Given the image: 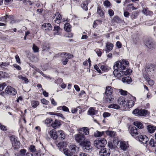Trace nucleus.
I'll return each mask as SVG.
<instances>
[{"label":"nucleus","instance_id":"38","mask_svg":"<svg viewBox=\"0 0 156 156\" xmlns=\"http://www.w3.org/2000/svg\"><path fill=\"white\" fill-rule=\"evenodd\" d=\"M139 15V12L138 11H134L132 12L131 15V17L132 20L136 19Z\"/></svg>","mask_w":156,"mask_h":156},{"label":"nucleus","instance_id":"35","mask_svg":"<svg viewBox=\"0 0 156 156\" xmlns=\"http://www.w3.org/2000/svg\"><path fill=\"white\" fill-rule=\"evenodd\" d=\"M147 114V111L145 109H140V110L139 116H145Z\"/></svg>","mask_w":156,"mask_h":156},{"label":"nucleus","instance_id":"22","mask_svg":"<svg viewBox=\"0 0 156 156\" xmlns=\"http://www.w3.org/2000/svg\"><path fill=\"white\" fill-rule=\"evenodd\" d=\"M126 101L123 98H120L118 100L119 104L123 107L126 106Z\"/></svg>","mask_w":156,"mask_h":156},{"label":"nucleus","instance_id":"54","mask_svg":"<svg viewBox=\"0 0 156 156\" xmlns=\"http://www.w3.org/2000/svg\"><path fill=\"white\" fill-rule=\"evenodd\" d=\"M26 151H27L25 149H23L21 150L20 152L22 156H24L26 154Z\"/></svg>","mask_w":156,"mask_h":156},{"label":"nucleus","instance_id":"50","mask_svg":"<svg viewBox=\"0 0 156 156\" xmlns=\"http://www.w3.org/2000/svg\"><path fill=\"white\" fill-rule=\"evenodd\" d=\"M6 86L7 84L5 82L0 84V91L2 90Z\"/></svg>","mask_w":156,"mask_h":156},{"label":"nucleus","instance_id":"1","mask_svg":"<svg viewBox=\"0 0 156 156\" xmlns=\"http://www.w3.org/2000/svg\"><path fill=\"white\" fill-rule=\"evenodd\" d=\"M129 64V62L127 61L124 60H122V61H118L114 63L113 67L114 70H124L128 67Z\"/></svg>","mask_w":156,"mask_h":156},{"label":"nucleus","instance_id":"25","mask_svg":"<svg viewBox=\"0 0 156 156\" xmlns=\"http://www.w3.org/2000/svg\"><path fill=\"white\" fill-rule=\"evenodd\" d=\"M133 125L137 127L139 129H142L144 128V126L140 122L138 121L134 122L133 123Z\"/></svg>","mask_w":156,"mask_h":156},{"label":"nucleus","instance_id":"49","mask_svg":"<svg viewBox=\"0 0 156 156\" xmlns=\"http://www.w3.org/2000/svg\"><path fill=\"white\" fill-rule=\"evenodd\" d=\"M99 66L100 67L101 69L103 71H105L108 70L107 67L106 66L99 65Z\"/></svg>","mask_w":156,"mask_h":156},{"label":"nucleus","instance_id":"39","mask_svg":"<svg viewBox=\"0 0 156 156\" xmlns=\"http://www.w3.org/2000/svg\"><path fill=\"white\" fill-rule=\"evenodd\" d=\"M106 132L107 135L111 137H114L115 134V132L111 131H106Z\"/></svg>","mask_w":156,"mask_h":156},{"label":"nucleus","instance_id":"63","mask_svg":"<svg viewBox=\"0 0 156 156\" xmlns=\"http://www.w3.org/2000/svg\"><path fill=\"white\" fill-rule=\"evenodd\" d=\"M13 66L14 67L16 68L17 70H21V67L18 65L16 64H13Z\"/></svg>","mask_w":156,"mask_h":156},{"label":"nucleus","instance_id":"51","mask_svg":"<svg viewBox=\"0 0 156 156\" xmlns=\"http://www.w3.org/2000/svg\"><path fill=\"white\" fill-rule=\"evenodd\" d=\"M140 110L139 109H136L134 110L133 113L136 116H139Z\"/></svg>","mask_w":156,"mask_h":156},{"label":"nucleus","instance_id":"2","mask_svg":"<svg viewBox=\"0 0 156 156\" xmlns=\"http://www.w3.org/2000/svg\"><path fill=\"white\" fill-rule=\"evenodd\" d=\"M113 89L111 86L106 87L105 91V100L106 102H110L114 100L113 96L112 95Z\"/></svg>","mask_w":156,"mask_h":156},{"label":"nucleus","instance_id":"53","mask_svg":"<svg viewBox=\"0 0 156 156\" xmlns=\"http://www.w3.org/2000/svg\"><path fill=\"white\" fill-rule=\"evenodd\" d=\"M41 102L43 104L47 105L49 103V101L46 99L43 98L41 100Z\"/></svg>","mask_w":156,"mask_h":156},{"label":"nucleus","instance_id":"23","mask_svg":"<svg viewBox=\"0 0 156 156\" xmlns=\"http://www.w3.org/2000/svg\"><path fill=\"white\" fill-rule=\"evenodd\" d=\"M12 16L6 15L0 18V21L2 22H6L9 19H12Z\"/></svg>","mask_w":156,"mask_h":156},{"label":"nucleus","instance_id":"48","mask_svg":"<svg viewBox=\"0 0 156 156\" xmlns=\"http://www.w3.org/2000/svg\"><path fill=\"white\" fill-rule=\"evenodd\" d=\"M32 49L34 52H37L39 51V48L34 44L33 45Z\"/></svg>","mask_w":156,"mask_h":156},{"label":"nucleus","instance_id":"45","mask_svg":"<svg viewBox=\"0 0 156 156\" xmlns=\"http://www.w3.org/2000/svg\"><path fill=\"white\" fill-rule=\"evenodd\" d=\"M29 149L31 152L33 153L36 151V148L34 145H31L29 147Z\"/></svg>","mask_w":156,"mask_h":156},{"label":"nucleus","instance_id":"27","mask_svg":"<svg viewBox=\"0 0 156 156\" xmlns=\"http://www.w3.org/2000/svg\"><path fill=\"white\" fill-rule=\"evenodd\" d=\"M60 125V122L57 120H55L54 122L51 124V126L55 129L58 128Z\"/></svg>","mask_w":156,"mask_h":156},{"label":"nucleus","instance_id":"6","mask_svg":"<svg viewBox=\"0 0 156 156\" xmlns=\"http://www.w3.org/2000/svg\"><path fill=\"white\" fill-rule=\"evenodd\" d=\"M145 70L147 74L150 76L154 75L155 72V66L151 64H147L146 66Z\"/></svg>","mask_w":156,"mask_h":156},{"label":"nucleus","instance_id":"28","mask_svg":"<svg viewBox=\"0 0 156 156\" xmlns=\"http://www.w3.org/2000/svg\"><path fill=\"white\" fill-rule=\"evenodd\" d=\"M134 101L132 100H128L126 103V107L130 108L134 105Z\"/></svg>","mask_w":156,"mask_h":156},{"label":"nucleus","instance_id":"11","mask_svg":"<svg viewBox=\"0 0 156 156\" xmlns=\"http://www.w3.org/2000/svg\"><path fill=\"white\" fill-rule=\"evenodd\" d=\"M53 21L55 23H59L61 22V20L62 19V17L60 14L58 12H56L52 18Z\"/></svg>","mask_w":156,"mask_h":156},{"label":"nucleus","instance_id":"56","mask_svg":"<svg viewBox=\"0 0 156 156\" xmlns=\"http://www.w3.org/2000/svg\"><path fill=\"white\" fill-rule=\"evenodd\" d=\"M61 29L58 26H55L54 27L53 31H56L57 33H58L59 31L61 30Z\"/></svg>","mask_w":156,"mask_h":156},{"label":"nucleus","instance_id":"55","mask_svg":"<svg viewBox=\"0 0 156 156\" xmlns=\"http://www.w3.org/2000/svg\"><path fill=\"white\" fill-rule=\"evenodd\" d=\"M108 13L110 16H112L114 15V12L112 9H109L108 11Z\"/></svg>","mask_w":156,"mask_h":156},{"label":"nucleus","instance_id":"30","mask_svg":"<svg viewBox=\"0 0 156 156\" xmlns=\"http://www.w3.org/2000/svg\"><path fill=\"white\" fill-rule=\"evenodd\" d=\"M131 78L129 76H126L122 78V81L124 83H129L132 82Z\"/></svg>","mask_w":156,"mask_h":156},{"label":"nucleus","instance_id":"33","mask_svg":"<svg viewBox=\"0 0 156 156\" xmlns=\"http://www.w3.org/2000/svg\"><path fill=\"white\" fill-rule=\"evenodd\" d=\"M104 133V132H100L97 130L94 133V135L95 137H99L102 136Z\"/></svg>","mask_w":156,"mask_h":156},{"label":"nucleus","instance_id":"19","mask_svg":"<svg viewBox=\"0 0 156 156\" xmlns=\"http://www.w3.org/2000/svg\"><path fill=\"white\" fill-rule=\"evenodd\" d=\"M59 55L63 58H67L69 59H71L73 57V55L71 54L66 53V52H62L60 53Z\"/></svg>","mask_w":156,"mask_h":156},{"label":"nucleus","instance_id":"8","mask_svg":"<svg viewBox=\"0 0 156 156\" xmlns=\"http://www.w3.org/2000/svg\"><path fill=\"white\" fill-rule=\"evenodd\" d=\"M114 76L117 77L118 79H120L125 75L128 74L126 71H123L117 70H114L113 72Z\"/></svg>","mask_w":156,"mask_h":156},{"label":"nucleus","instance_id":"31","mask_svg":"<svg viewBox=\"0 0 156 156\" xmlns=\"http://www.w3.org/2000/svg\"><path fill=\"white\" fill-rule=\"evenodd\" d=\"M109 108H113L115 109H118L120 108L119 105L116 104H112L108 106Z\"/></svg>","mask_w":156,"mask_h":156},{"label":"nucleus","instance_id":"24","mask_svg":"<svg viewBox=\"0 0 156 156\" xmlns=\"http://www.w3.org/2000/svg\"><path fill=\"white\" fill-rule=\"evenodd\" d=\"M49 134L51 137L55 140L57 138V132H55V130H51L49 132Z\"/></svg>","mask_w":156,"mask_h":156},{"label":"nucleus","instance_id":"41","mask_svg":"<svg viewBox=\"0 0 156 156\" xmlns=\"http://www.w3.org/2000/svg\"><path fill=\"white\" fill-rule=\"evenodd\" d=\"M119 92L120 94L122 95L125 96L126 95H128L129 96L130 95L126 91L122 89L119 90Z\"/></svg>","mask_w":156,"mask_h":156},{"label":"nucleus","instance_id":"5","mask_svg":"<svg viewBox=\"0 0 156 156\" xmlns=\"http://www.w3.org/2000/svg\"><path fill=\"white\" fill-rule=\"evenodd\" d=\"M10 139L12 142V147L13 149H18L20 147V143L18 140V138L15 136L12 135L10 137Z\"/></svg>","mask_w":156,"mask_h":156},{"label":"nucleus","instance_id":"9","mask_svg":"<svg viewBox=\"0 0 156 156\" xmlns=\"http://www.w3.org/2000/svg\"><path fill=\"white\" fill-rule=\"evenodd\" d=\"M110 151L109 149L106 148H101L99 151L100 156H109L110 155Z\"/></svg>","mask_w":156,"mask_h":156},{"label":"nucleus","instance_id":"58","mask_svg":"<svg viewBox=\"0 0 156 156\" xmlns=\"http://www.w3.org/2000/svg\"><path fill=\"white\" fill-rule=\"evenodd\" d=\"M9 64L8 63L2 62L0 64V67H2V66L6 67L9 66Z\"/></svg>","mask_w":156,"mask_h":156},{"label":"nucleus","instance_id":"13","mask_svg":"<svg viewBox=\"0 0 156 156\" xmlns=\"http://www.w3.org/2000/svg\"><path fill=\"white\" fill-rule=\"evenodd\" d=\"M138 139L141 144H146L148 141V137L145 135L139 136Z\"/></svg>","mask_w":156,"mask_h":156},{"label":"nucleus","instance_id":"40","mask_svg":"<svg viewBox=\"0 0 156 156\" xmlns=\"http://www.w3.org/2000/svg\"><path fill=\"white\" fill-rule=\"evenodd\" d=\"M149 143L151 147H155L156 146V141L153 139H151Z\"/></svg>","mask_w":156,"mask_h":156},{"label":"nucleus","instance_id":"34","mask_svg":"<svg viewBox=\"0 0 156 156\" xmlns=\"http://www.w3.org/2000/svg\"><path fill=\"white\" fill-rule=\"evenodd\" d=\"M39 102L33 100L31 101V105L34 108H36L39 105Z\"/></svg>","mask_w":156,"mask_h":156},{"label":"nucleus","instance_id":"37","mask_svg":"<svg viewBox=\"0 0 156 156\" xmlns=\"http://www.w3.org/2000/svg\"><path fill=\"white\" fill-rule=\"evenodd\" d=\"M97 12L101 17H102L104 15V12L100 7H98Z\"/></svg>","mask_w":156,"mask_h":156},{"label":"nucleus","instance_id":"52","mask_svg":"<svg viewBox=\"0 0 156 156\" xmlns=\"http://www.w3.org/2000/svg\"><path fill=\"white\" fill-rule=\"evenodd\" d=\"M104 5L107 7H108L110 6L111 3L108 0H106L104 2Z\"/></svg>","mask_w":156,"mask_h":156},{"label":"nucleus","instance_id":"10","mask_svg":"<svg viewBox=\"0 0 156 156\" xmlns=\"http://www.w3.org/2000/svg\"><path fill=\"white\" fill-rule=\"evenodd\" d=\"M5 92L6 93L12 95H14L17 93L16 90L14 88L10 86H7L5 89Z\"/></svg>","mask_w":156,"mask_h":156},{"label":"nucleus","instance_id":"18","mask_svg":"<svg viewBox=\"0 0 156 156\" xmlns=\"http://www.w3.org/2000/svg\"><path fill=\"white\" fill-rule=\"evenodd\" d=\"M145 45L148 48L151 49L154 48L155 47V44L149 40H147L146 41Z\"/></svg>","mask_w":156,"mask_h":156},{"label":"nucleus","instance_id":"4","mask_svg":"<svg viewBox=\"0 0 156 156\" xmlns=\"http://www.w3.org/2000/svg\"><path fill=\"white\" fill-rule=\"evenodd\" d=\"M80 145L82 147L83 150L85 152H90L92 151L91 143L88 140H85Z\"/></svg>","mask_w":156,"mask_h":156},{"label":"nucleus","instance_id":"62","mask_svg":"<svg viewBox=\"0 0 156 156\" xmlns=\"http://www.w3.org/2000/svg\"><path fill=\"white\" fill-rule=\"evenodd\" d=\"M94 69L98 72V73H101V71L97 65H95L94 66Z\"/></svg>","mask_w":156,"mask_h":156},{"label":"nucleus","instance_id":"12","mask_svg":"<svg viewBox=\"0 0 156 156\" xmlns=\"http://www.w3.org/2000/svg\"><path fill=\"white\" fill-rule=\"evenodd\" d=\"M42 28L46 32H48L52 30V27L50 23H45L42 25Z\"/></svg>","mask_w":156,"mask_h":156},{"label":"nucleus","instance_id":"46","mask_svg":"<svg viewBox=\"0 0 156 156\" xmlns=\"http://www.w3.org/2000/svg\"><path fill=\"white\" fill-rule=\"evenodd\" d=\"M41 153L40 151H35V152L32 153L31 155L32 156H41Z\"/></svg>","mask_w":156,"mask_h":156},{"label":"nucleus","instance_id":"15","mask_svg":"<svg viewBox=\"0 0 156 156\" xmlns=\"http://www.w3.org/2000/svg\"><path fill=\"white\" fill-rule=\"evenodd\" d=\"M106 48L105 50L106 53H108L110 51H111L113 49L114 45L111 43L109 42H107L106 44Z\"/></svg>","mask_w":156,"mask_h":156},{"label":"nucleus","instance_id":"26","mask_svg":"<svg viewBox=\"0 0 156 156\" xmlns=\"http://www.w3.org/2000/svg\"><path fill=\"white\" fill-rule=\"evenodd\" d=\"M80 131L81 132H83L86 135H88L89 133V130L87 127H84L81 128L80 129Z\"/></svg>","mask_w":156,"mask_h":156},{"label":"nucleus","instance_id":"47","mask_svg":"<svg viewBox=\"0 0 156 156\" xmlns=\"http://www.w3.org/2000/svg\"><path fill=\"white\" fill-rule=\"evenodd\" d=\"M147 82H148L149 85L151 86H153L154 84V81L152 80H151L149 78H147L146 79Z\"/></svg>","mask_w":156,"mask_h":156},{"label":"nucleus","instance_id":"44","mask_svg":"<svg viewBox=\"0 0 156 156\" xmlns=\"http://www.w3.org/2000/svg\"><path fill=\"white\" fill-rule=\"evenodd\" d=\"M19 79H21L22 80H24L25 83H27L29 82L28 80L26 77H24L22 75L18 76Z\"/></svg>","mask_w":156,"mask_h":156},{"label":"nucleus","instance_id":"7","mask_svg":"<svg viewBox=\"0 0 156 156\" xmlns=\"http://www.w3.org/2000/svg\"><path fill=\"white\" fill-rule=\"evenodd\" d=\"M74 138L76 141L79 143L80 145L86 140L85 136L81 133L75 135Z\"/></svg>","mask_w":156,"mask_h":156},{"label":"nucleus","instance_id":"64","mask_svg":"<svg viewBox=\"0 0 156 156\" xmlns=\"http://www.w3.org/2000/svg\"><path fill=\"white\" fill-rule=\"evenodd\" d=\"M111 115V114L108 112H105L103 114V116L104 118L109 116Z\"/></svg>","mask_w":156,"mask_h":156},{"label":"nucleus","instance_id":"20","mask_svg":"<svg viewBox=\"0 0 156 156\" xmlns=\"http://www.w3.org/2000/svg\"><path fill=\"white\" fill-rule=\"evenodd\" d=\"M147 128L148 132L151 133L154 132L156 130V127L151 125L147 126Z\"/></svg>","mask_w":156,"mask_h":156},{"label":"nucleus","instance_id":"60","mask_svg":"<svg viewBox=\"0 0 156 156\" xmlns=\"http://www.w3.org/2000/svg\"><path fill=\"white\" fill-rule=\"evenodd\" d=\"M7 74V73L6 72L0 71V78L5 77V75Z\"/></svg>","mask_w":156,"mask_h":156},{"label":"nucleus","instance_id":"29","mask_svg":"<svg viewBox=\"0 0 156 156\" xmlns=\"http://www.w3.org/2000/svg\"><path fill=\"white\" fill-rule=\"evenodd\" d=\"M88 114L91 115H95L97 113L96 110L92 107L90 108L88 111Z\"/></svg>","mask_w":156,"mask_h":156},{"label":"nucleus","instance_id":"36","mask_svg":"<svg viewBox=\"0 0 156 156\" xmlns=\"http://www.w3.org/2000/svg\"><path fill=\"white\" fill-rule=\"evenodd\" d=\"M64 29L65 30L68 32L71 31L70 25L69 23H66L64 25Z\"/></svg>","mask_w":156,"mask_h":156},{"label":"nucleus","instance_id":"17","mask_svg":"<svg viewBox=\"0 0 156 156\" xmlns=\"http://www.w3.org/2000/svg\"><path fill=\"white\" fill-rule=\"evenodd\" d=\"M70 151L72 155L77 152L78 148L76 145H70L69 147Z\"/></svg>","mask_w":156,"mask_h":156},{"label":"nucleus","instance_id":"61","mask_svg":"<svg viewBox=\"0 0 156 156\" xmlns=\"http://www.w3.org/2000/svg\"><path fill=\"white\" fill-rule=\"evenodd\" d=\"M52 120L51 119H47L44 121L45 124H49L52 122Z\"/></svg>","mask_w":156,"mask_h":156},{"label":"nucleus","instance_id":"43","mask_svg":"<svg viewBox=\"0 0 156 156\" xmlns=\"http://www.w3.org/2000/svg\"><path fill=\"white\" fill-rule=\"evenodd\" d=\"M64 153L67 156H72V154L71 153L70 151H69L67 149H65L63 150Z\"/></svg>","mask_w":156,"mask_h":156},{"label":"nucleus","instance_id":"32","mask_svg":"<svg viewBox=\"0 0 156 156\" xmlns=\"http://www.w3.org/2000/svg\"><path fill=\"white\" fill-rule=\"evenodd\" d=\"M88 2L87 1H83L81 4V7L85 11H87L88 9L87 6L88 5Z\"/></svg>","mask_w":156,"mask_h":156},{"label":"nucleus","instance_id":"3","mask_svg":"<svg viewBox=\"0 0 156 156\" xmlns=\"http://www.w3.org/2000/svg\"><path fill=\"white\" fill-rule=\"evenodd\" d=\"M107 142L106 140L103 138H101L98 140H96L94 142L95 146L98 149L104 147L107 144Z\"/></svg>","mask_w":156,"mask_h":156},{"label":"nucleus","instance_id":"14","mask_svg":"<svg viewBox=\"0 0 156 156\" xmlns=\"http://www.w3.org/2000/svg\"><path fill=\"white\" fill-rule=\"evenodd\" d=\"M139 131L136 127H133L130 130V133L132 136H136L139 134Z\"/></svg>","mask_w":156,"mask_h":156},{"label":"nucleus","instance_id":"57","mask_svg":"<svg viewBox=\"0 0 156 156\" xmlns=\"http://www.w3.org/2000/svg\"><path fill=\"white\" fill-rule=\"evenodd\" d=\"M9 19V20L10 21V23H17L19 21L18 20H15L13 17V16H12V18L11 19Z\"/></svg>","mask_w":156,"mask_h":156},{"label":"nucleus","instance_id":"42","mask_svg":"<svg viewBox=\"0 0 156 156\" xmlns=\"http://www.w3.org/2000/svg\"><path fill=\"white\" fill-rule=\"evenodd\" d=\"M112 21L114 22H115L117 23H120L121 20L118 16H115L112 19Z\"/></svg>","mask_w":156,"mask_h":156},{"label":"nucleus","instance_id":"59","mask_svg":"<svg viewBox=\"0 0 156 156\" xmlns=\"http://www.w3.org/2000/svg\"><path fill=\"white\" fill-rule=\"evenodd\" d=\"M108 146L109 147V149L111 150L114 149L115 147L113 146V144L112 143H108Z\"/></svg>","mask_w":156,"mask_h":156},{"label":"nucleus","instance_id":"16","mask_svg":"<svg viewBox=\"0 0 156 156\" xmlns=\"http://www.w3.org/2000/svg\"><path fill=\"white\" fill-rule=\"evenodd\" d=\"M142 12L146 16H151L153 15V12L149 10L148 8H143Z\"/></svg>","mask_w":156,"mask_h":156},{"label":"nucleus","instance_id":"21","mask_svg":"<svg viewBox=\"0 0 156 156\" xmlns=\"http://www.w3.org/2000/svg\"><path fill=\"white\" fill-rule=\"evenodd\" d=\"M119 147L121 149L126 151L128 147V145L125 141H122L120 143Z\"/></svg>","mask_w":156,"mask_h":156}]
</instances>
